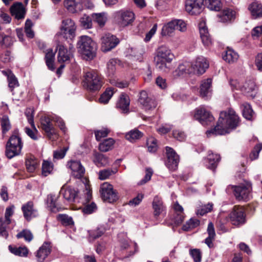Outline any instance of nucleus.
I'll use <instances>...</instances> for the list:
<instances>
[{
  "label": "nucleus",
  "instance_id": "nucleus-36",
  "mask_svg": "<svg viewBox=\"0 0 262 262\" xmlns=\"http://www.w3.org/2000/svg\"><path fill=\"white\" fill-rule=\"evenodd\" d=\"M238 58V55L232 49H228L223 56V59L228 63L232 64Z\"/></svg>",
  "mask_w": 262,
  "mask_h": 262
},
{
  "label": "nucleus",
  "instance_id": "nucleus-38",
  "mask_svg": "<svg viewBox=\"0 0 262 262\" xmlns=\"http://www.w3.org/2000/svg\"><path fill=\"white\" fill-rule=\"evenodd\" d=\"M92 17L94 22H96L100 27H103L107 20L106 14L104 12L99 13H93Z\"/></svg>",
  "mask_w": 262,
  "mask_h": 262
},
{
  "label": "nucleus",
  "instance_id": "nucleus-13",
  "mask_svg": "<svg viewBox=\"0 0 262 262\" xmlns=\"http://www.w3.org/2000/svg\"><path fill=\"white\" fill-rule=\"evenodd\" d=\"M14 206L8 207L6 209L4 218L0 219V235L7 238L8 236V233L7 230L8 226L11 223L10 217L13 214Z\"/></svg>",
  "mask_w": 262,
  "mask_h": 262
},
{
  "label": "nucleus",
  "instance_id": "nucleus-2",
  "mask_svg": "<svg viewBox=\"0 0 262 262\" xmlns=\"http://www.w3.org/2000/svg\"><path fill=\"white\" fill-rule=\"evenodd\" d=\"M23 143L18 129H14L6 145L5 154L7 158L11 159L20 154Z\"/></svg>",
  "mask_w": 262,
  "mask_h": 262
},
{
  "label": "nucleus",
  "instance_id": "nucleus-9",
  "mask_svg": "<svg viewBox=\"0 0 262 262\" xmlns=\"http://www.w3.org/2000/svg\"><path fill=\"white\" fill-rule=\"evenodd\" d=\"M115 18L118 24L122 27L131 24L134 19V13L129 10H120L116 13Z\"/></svg>",
  "mask_w": 262,
  "mask_h": 262
},
{
  "label": "nucleus",
  "instance_id": "nucleus-30",
  "mask_svg": "<svg viewBox=\"0 0 262 262\" xmlns=\"http://www.w3.org/2000/svg\"><path fill=\"white\" fill-rule=\"evenodd\" d=\"M61 191L62 192L63 196L66 200L69 202L75 201L77 194V192L75 189L72 187H68L64 189L63 188H62Z\"/></svg>",
  "mask_w": 262,
  "mask_h": 262
},
{
  "label": "nucleus",
  "instance_id": "nucleus-6",
  "mask_svg": "<svg viewBox=\"0 0 262 262\" xmlns=\"http://www.w3.org/2000/svg\"><path fill=\"white\" fill-rule=\"evenodd\" d=\"M175 30L181 32L186 30V24L182 19L173 20L164 25L162 29V35L163 36H171Z\"/></svg>",
  "mask_w": 262,
  "mask_h": 262
},
{
  "label": "nucleus",
  "instance_id": "nucleus-41",
  "mask_svg": "<svg viewBox=\"0 0 262 262\" xmlns=\"http://www.w3.org/2000/svg\"><path fill=\"white\" fill-rule=\"evenodd\" d=\"M143 136V134L139 130L135 129L127 133L125 135L126 139L131 142H134L139 139Z\"/></svg>",
  "mask_w": 262,
  "mask_h": 262
},
{
  "label": "nucleus",
  "instance_id": "nucleus-31",
  "mask_svg": "<svg viewBox=\"0 0 262 262\" xmlns=\"http://www.w3.org/2000/svg\"><path fill=\"white\" fill-rule=\"evenodd\" d=\"M249 9L252 15L255 18L262 16V5L257 2L252 3L249 6Z\"/></svg>",
  "mask_w": 262,
  "mask_h": 262
},
{
  "label": "nucleus",
  "instance_id": "nucleus-48",
  "mask_svg": "<svg viewBox=\"0 0 262 262\" xmlns=\"http://www.w3.org/2000/svg\"><path fill=\"white\" fill-rule=\"evenodd\" d=\"M53 169V164L50 161L44 160L42 164V174L46 177L50 174Z\"/></svg>",
  "mask_w": 262,
  "mask_h": 262
},
{
  "label": "nucleus",
  "instance_id": "nucleus-40",
  "mask_svg": "<svg viewBox=\"0 0 262 262\" xmlns=\"http://www.w3.org/2000/svg\"><path fill=\"white\" fill-rule=\"evenodd\" d=\"M13 43V39L11 36L6 35L4 33H0V46L2 47L10 48Z\"/></svg>",
  "mask_w": 262,
  "mask_h": 262
},
{
  "label": "nucleus",
  "instance_id": "nucleus-60",
  "mask_svg": "<svg viewBox=\"0 0 262 262\" xmlns=\"http://www.w3.org/2000/svg\"><path fill=\"white\" fill-rule=\"evenodd\" d=\"M109 130L107 128H102L100 130H97L95 132L96 139L97 141L100 140L102 138L106 137L108 133Z\"/></svg>",
  "mask_w": 262,
  "mask_h": 262
},
{
  "label": "nucleus",
  "instance_id": "nucleus-25",
  "mask_svg": "<svg viewBox=\"0 0 262 262\" xmlns=\"http://www.w3.org/2000/svg\"><path fill=\"white\" fill-rule=\"evenodd\" d=\"M152 208L154 209V217L157 219L158 216L164 211L165 207L163 205L162 199L156 196L152 202Z\"/></svg>",
  "mask_w": 262,
  "mask_h": 262
},
{
  "label": "nucleus",
  "instance_id": "nucleus-15",
  "mask_svg": "<svg viewBox=\"0 0 262 262\" xmlns=\"http://www.w3.org/2000/svg\"><path fill=\"white\" fill-rule=\"evenodd\" d=\"M67 167L71 171V174L77 179L83 177L85 168L79 160H71L67 162Z\"/></svg>",
  "mask_w": 262,
  "mask_h": 262
},
{
  "label": "nucleus",
  "instance_id": "nucleus-19",
  "mask_svg": "<svg viewBox=\"0 0 262 262\" xmlns=\"http://www.w3.org/2000/svg\"><path fill=\"white\" fill-rule=\"evenodd\" d=\"M58 49V61L61 64H73L75 59L70 53H68L67 49L63 45H59L57 46Z\"/></svg>",
  "mask_w": 262,
  "mask_h": 262
},
{
  "label": "nucleus",
  "instance_id": "nucleus-29",
  "mask_svg": "<svg viewBox=\"0 0 262 262\" xmlns=\"http://www.w3.org/2000/svg\"><path fill=\"white\" fill-rule=\"evenodd\" d=\"M217 16L220 18V21L226 23L231 20L235 17V12L230 9H226L223 11Z\"/></svg>",
  "mask_w": 262,
  "mask_h": 262
},
{
  "label": "nucleus",
  "instance_id": "nucleus-33",
  "mask_svg": "<svg viewBox=\"0 0 262 262\" xmlns=\"http://www.w3.org/2000/svg\"><path fill=\"white\" fill-rule=\"evenodd\" d=\"M220 160V156L217 154H213L211 151H209L207 158L208 164L207 165L209 169H214Z\"/></svg>",
  "mask_w": 262,
  "mask_h": 262
},
{
  "label": "nucleus",
  "instance_id": "nucleus-46",
  "mask_svg": "<svg viewBox=\"0 0 262 262\" xmlns=\"http://www.w3.org/2000/svg\"><path fill=\"white\" fill-rule=\"evenodd\" d=\"M114 94V89L112 88H108L101 95L99 101L100 103L106 104L111 98Z\"/></svg>",
  "mask_w": 262,
  "mask_h": 262
},
{
  "label": "nucleus",
  "instance_id": "nucleus-16",
  "mask_svg": "<svg viewBox=\"0 0 262 262\" xmlns=\"http://www.w3.org/2000/svg\"><path fill=\"white\" fill-rule=\"evenodd\" d=\"M234 193L238 200L247 201L249 199L251 186L250 184H242L234 186Z\"/></svg>",
  "mask_w": 262,
  "mask_h": 262
},
{
  "label": "nucleus",
  "instance_id": "nucleus-55",
  "mask_svg": "<svg viewBox=\"0 0 262 262\" xmlns=\"http://www.w3.org/2000/svg\"><path fill=\"white\" fill-rule=\"evenodd\" d=\"M105 232V230L103 227L98 228L97 229L89 231V236L93 239L101 236Z\"/></svg>",
  "mask_w": 262,
  "mask_h": 262
},
{
  "label": "nucleus",
  "instance_id": "nucleus-11",
  "mask_svg": "<svg viewBox=\"0 0 262 262\" xmlns=\"http://www.w3.org/2000/svg\"><path fill=\"white\" fill-rule=\"evenodd\" d=\"M101 50L103 52L111 51L119 43V40L115 35L107 33L103 35L101 38Z\"/></svg>",
  "mask_w": 262,
  "mask_h": 262
},
{
  "label": "nucleus",
  "instance_id": "nucleus-26",
  "mask_svg": "<svg viewBox=\"0 0 262 262\" xmlns=\"http://www.w3.org/2000/svg\"><path fill=\"white\" fill-rule=\"evenodd\" d=\"M257 86L255 82L252 80L247 81L244 84L242 91L248 96L253 98L256 94Z\"/></svg>",
  "mask_w": 262,
  "mask_h": 262
},
{
  "label": "nucleus",
  "instance_id": "nucleus-39",
  "mask_svg": "<svg viewBox=\"0 0 262 262\" xmlns=\"http://www.w3.org/2000/svg\"><path fill=\"white\" fill-rule=\"evenodd\" d=\"M2 73L4 75L7 76L9 88L13 89L15 86H18L17 80L13 74L12 73L11 71L9 70L3 71Z\"/></svg>",
  "mask_w": 262,
  "mask_h": 262
},
{
  "label": "nucleus",
  "instance_id": "nucleus-54",
  "mask_svg": "<svg viewBox=\"0 0 262 262\" xmlns=\"http://www.w3.org/2000/svg\"><path fill=\"white\" fill-rule=\"evenodd\" d=\"M18 238H24L25 241L30 242L33 238V235L31 232L29 230H23L20 232L18 233L17 235Z\"/></svg>",
  "mask_w": 262,
  "mask_h": 262
},
{
  "label": "nucleus",
  "instance_id": "nucleus-44",
  "mask_svg": "<svg viewBox=\"0 0 262 262\" xmlns=\"http://www.w3.org/2000/svg\"><path fill=\"white\" fill-rule=\"evenodd\" d=\"M9 249L11 253L20 256H27L28 253V250L26 247L17 248L9 246Z\"/></svg>",
  "mask_w": 262,
  "mask_h": 262
},
{
  "label": "nucleus",
  "instance_id": "nucleus-50",
  "mask_svg": "<svg viewBox=\"0 0 262 262\" xmlns=\"http://www.w3.org/2000/svg\"><path fill=\"white\" fill-rule=\"evenodd\" d=\"M92 17L88 15L84 14L80 18L81 26L84 29H90L92 26Z\"/></svg>",
  "mask_w": 262,
  "mask_h": 262
},
{
  "label": "nucleus",
  "instance_id": "nucleus-63",
  "mask_svg": "<svg viewBox=\"0 0 262 262\" xmlns=\"http://www.w3.org/2000/svg\"><path fill=\"white\" fill-rule=\"evenodd\" d=\"M97 209L96 205L94 203H91L87 205L83 208V212L84 213L91 214L94 212Z\"/></svg>",
  "mask_w": 262,
  "mask_h": 262
},
{
  "label": "nucleus",
  "instance_id": "nucleus-3",
  "mask_svg": "<svg viewBox=\"0 0 262 262\" xmlns=\"http://www.w3.org/2000/svg\"><path fill=\"white\" fill-rule=\"evenodd\" d=\"M78 51L85 60H91L95 56L96 45L91 38L87 36L80 37L77 43Z\"/></svg>",
  "mask_w": 262,
  "mask_h": 262
},
{
  "label": "nucleus",
  "instance_id": "nucleus-28",
  "mask_svg": "<svg viewBox=\"0 0 262 262\" xmlns=\"http://www.w3.org/2000/svg\"><path fill=\"white\" fill-rule=\"evenodd\" d=\"M79 2L80 0H65L64 5L69 12L73 13L80 9Z\"/></svg>",
  "mask_w": 262,
  "mask_h": 262
},
{
  "label": "nucleus",
  "instance_id": "nucleus-17",
  "mask_svg": "<svg viewBox=\"0 0 262 262\" xmlns=\"http://www.w3.org/2000/svg\"><path fill=\"white\" fill-rule=\"evenodd\" d=\"M167 160L165 164L171 170H174L178 167L179 162V157L175 151L169 147H166Z\"/></svg>",
  "mask_w": 262,
  "mask_h": 262
},
{
  "label": "nucleus",
  "instance_id": "nucleus-57",
  "mask_svg": "<svg viewBox=\"0 0 262 262\" xmlns=\"http://www.w3.org/2000/svg\"><path fill=\"white\" fill-rule=\"evenodd\" d=\"M116 171H113L110 169H104L99 172V178L100 180H104L109 178L113 173Z\"/></svg>",
  "mask_w": 262,
  "mask_h": 262
},
{
  "label": "nucleus",
  "instance_id": "nucleus-1",
  "mask_svg": "<svg viewBox=\"0 0 262 262\" xmlns=\"http://www.w3.org/2000/svg\"><path fill=\"white\" fill-rule=\"evenodd\" d=\"M239 118L232 108L222 111L216 126L212 130L207 132V135L214 134L215 135H223L229 133L231 130L238 126Z\"/></svg>",
  "mask_w": 262,
  "mask_h": 262
},
{
  "label": "nucleus",
  "instance_id": "nucleus-64",
  "mask_svg": "<svg viewBox=\"0 0 262 262\" xmlns=\"http://www.w3.org/2000/svg\"><path fill=\"white\" fill-rule=\"evenodd\" d=\"M26 165L28 170L30 172H33L37 167V163L32 160H28L26 162Z\"/></svg>",
  "mask_w": 262,
  "mask_h": 262
},
{
  "label": "nucleus",
  "instance_id": "nucleus-14",
  "mask_svg": "<svg viewBox=\"0 0 262 262\" xmlns=\"http://www.w3.org/2000/svg\"><path fill=\"white\" fill-rule=\"evenodd\" d=\"M246 216L244 209L242 207L235 206L230 214V219L232 224L235 226H239L246 222Z\"/></svg>",
  "mask_w": 262,
  "mask_h": 262
},
{
  "label": "nucleus",
  "instance_id": "nucleus-58",
  "mask_svg": "<svg viewBox=\"0 0 262 262\" xmlns=\"http://www.w3.org/2000/svg\"><path fill=\"white\" fill-rule=\"evenodd\" d=\"M52 120L57 123V125L63 132L65 133L66 132L67 129L65 126L64 122L60 117L54 115L52 116Z\"/></svg>",
  "mask_w": 262,
  "mask_h": 262
},
{
  "label": "nucleus",
  "instance_id": "nucleus-52",
  "mask_svg": "<svg viewBox=\"0 0 262 262\" xmlns=\"http://www.w3.org/2000/svg\"><path fill=\"white\" fill-rule=\"evenodd\" d=\"M200 224V221L196 219H190L186 224L183 226V229L185 231H188L191 229L195 228Z\"/></svg>",
  "mask_w": 262,
  "mask_h": 262
},
{
  "label": "nucleus",
  "instance_id": "nucleus-23",
  "mask_svg": "<svg viewBox=\"0 0 262 262\" xmlns=\"http://www.w3.org/2000/svg\"><path fill=\"white\" fill-rule=\"evenodd\" d=\"M11 13L12 15L17 19H23L25 17V10L21 3H16L11 6L10 8Z\"/></svg>",
  "mask_w": 262,
  "mask_h": 262
},
{
  "label": "nucleus",
  "instance_id": "nucleus-34",
  "mask_svg": "<svg viewBox=\"0 0 262 262\" xmlns=\"http://www.w3.org/2000/svg\"><path fill=\"white\" fill-rule=\"evenodd\" d=\"M212 83L211 79H207L202 81L200 85V95L202 97H205L208 96Z\"/></svg>",
  "mask_w": 262,
  "mask_h": 262
},
{
  "label": "nucleus",
  "instance_id": "nucleus-32",
  "mask_svg": "<svg viewBox=\"0 0 262 262\" xmlns=\"http://www.w3.org/2000/svg\"><path fill=\"white\" fill-rule=\"evenodd\" d=\"M208 67H186L185 72L189 75L200 76L204 74Z\"/></svg>",
  "mask_w": 262,
  "mask_h": 262
},
{
  "label": "nucleus",
  "instance_id": "nucleus-24",
  "mask_svg": "<svg viewBox=\"0 0 262 262\" xmlns=\"http://www.w3.org/2000/svg\"><path fill=\"white\" fill-rule=\"evenodd\" d=\"M24 215L27 220H30L32 217L37 215V211L33 207L32 202H29L22 207Z\"/></svg>",
  "mask_w": 262,
  "mask_h": 262
},
{
  "label": "nucleus",
  "instance_id": "nucleus-10",
  "mask_svg": "<svg viewBox=\"0 0 262 262\" xmlns=\"http://www.w3.org/2000/svg\"><path fill=\"white\" fill-rule=\"evenodd\" d=\"M52 116H44L40 119V123L42 129L46 132L50 139L54 140L58 138L56 129L53 126L51 123Z\"/></svg>",
  "mask_w": 262,
  "mask_h": 262
},
{
  "label": "nucleus",
  "instance_id": "nucleus-62",
  "mask_svg": "<svg viewBox=\"0 0 262 262\" xmlns=\"http://www.w3.org/2000/svg\"><path fill=\"white\" fill-rule=\"evenodd\" d=\"M173 136L174 138L180 141H183L186 139L185 133L180 130H175L173 132Z\"/></svg>",
  "mask_w": 262,
  "mask_h": 262
},
{
  "label": "nucleus",
  "instance_id": "nucleus-43",
  "mask_svg": "<svg viewBox=\"0 0 262 262\" xmlns=\"http://www.w3.org/2000/svg\"><path fill=\"white\" fill-rule=\"evenodd\" d=\"M1 125L3 135L7 133L11 128V124L7 116H3L1 119Z\"/></svg>",
  "mask_w": 262,
  "mask_h": 262
},
{
  "label": "nucleus",
  "instance_id": "nucleus-22",
  "mask_svg": "<svg viewBox=\"0 0 262 262\" xmlns=\"http://www.w3.org/2000/svg\"><path fill=\"white\" fill-rule=\"evenodd\" d=\"M199 30L200 37L204 46H209L211 45V38L204 22L202 21L199 24Z\"/></svg>",
  "mask_w": 262,
  "mask_h": 262
},
{
  "label": "nucleus",
  "instance_id": "nucleus-35",
  "mask_svg": "<svg viewBox=\"0 0 262 262\" xmlns=\"http://www.w3.org/2000/svg\"><path fill=\"white\" fill-rule=\"evenodd\" d=\"M114 143L113 138L106 139L99 144V149L102 152L108 151L113 148Z\"/></svg>",
  "mask_w": 262,
  "mask_h": 262
},
{
  "label": "nucleus",
  "instance_id": "nucleus-37",
  "mask_svg": "<svg viewBox=\"0 0 262 262\" xmlns=\"http://www.w3.org/2000/svg\"><path fill=\"white\" fill-rule=\"evenodd\" d=\"M243 117L247 120H251L254 117V112L251 105L247 103H244L242 105Z\"/></svg>",
  "mask_w": 262,
  "mask_h": 262
},
{
  "label": "nucleus",
  "instance_id": "nucleus-42",
  "mask_svg": "<svg viewBox=\"0 0 262 262\" xmlns=\"http://www.w3.org/2000/svg\"><path fill=\"white\" fill-rule=\"evenodd\" d=\"M94 161L98 166H105L108 163L107 158L104 155L98 152L95 153Z\"/></svg>",
  "mask_w": 262,
  "mask_h": 262
},
{
  "label": "nucleus",
  "instance_id": "nucleus-21",
  "mask_svg": "<svg viewBox=\"0 0 262 262\" xmlns=\"http://www.w3.org/2000/svg\"><path fill=\"white\" fill-rule=\"evenodd\" d=\"M50 243L45 242L41 247L37 251L36 256L38 262H43L45 259L50 254L51 250Z\"/></svg>",
  "mask_w": 262,
  "mask_h": 262
},
{
  "label": "nucleus",
  "instance_id": "nucleus-8",
  "mask_svg": "<svg viewBox=\"0 0 262 262\" xmlns=\"http://www.w3.org/2000/svg\"><path fill=\"white\" fill-rule=\"evenodd\" d=\"M100 192L102 199L109 203L116 202L119 198L117 191L107 182L103 183L101 185Z\"/></svg>",
  "mask_w": 262,
  "mask_h": 262
},
{
  "label": "nucleus",
  "instance_id": "nucleus-61",
  "mask_svg": "<svg viewBox=\"0 0 262 262\" xmlns=\"http://www.w3.org/2000/svg\"><path fill=\"white\" fill-rule=\"evenodd\" d=\"M67 150V148H63L55 151L53 154L54 158L56 159H61L63 158L66 155Z\"/></svg>",
  "mask_w": 262,
  "mask_h": 262
},
{
  "label": "nucleus",
  "instance_id": "nucleus-59",
  "mask_svg": "<svg viewBox=\"0 0 262 262\" xmlns=\"http://www.w3.org/2000/svg\"><path fill=\"white\" fill-rule=\"evenodd\" d=\"M213 208V204L212 203H208L207 205L203 206L200 209L197 210V214L203 215L204 214L210 212Z\"/></svg>",
  "mask_w": 262,
  "mask_h": 262
},
{
  "label": "nucleus",
  "instance_id": "nucleus-51",
  "mask_svg": "<svg viewBox=\"0 0 262 262\" xmlns=\"http://www.w3.org/2000/svg\"><path fill=\"white\" fill-rule=\"evenodd\" d=\"M57 219L65 226L72 225L74 224L72 217L67 214H60L58 215Z\"/></svg>",
  "mask_w": 262,
  "mask_h": 262
},
{
  "label": "nucleus",
  "instance_id": "nucleus-27",
  "mask_svg": "<svg viewBox=\"0 0 262 262\" xmlns=\"http://www.w3.org/2000/svg\"><path fill=\"white\" fill-rule=\"evenodd\" d=\"M130 104L129 97L125 94H122L117 103V107L120 108L123 113H127Z\"/></svg>",
  "mask_w": 262,
  "mask_h": 262
},
{
  "label": "nucleus",
  "instance_id": "nucleus-12",
  "mask_svg": "<svg viewBox=\"0 0 262 262\" xmlns=\"http://www.w3.org/2000/svg\"><path fill=\"white\" fill-rule=\"evenodd\" d=\"M194 117L204 126L208 125L214 120L210 112L203 106L200 107L195 110Z\"/></svg>",
  "mask_w": 262,
  "mask_h": 262
},
{
  "label": "nucleus",
  "instance_id": "nucleus-53",
  "mask_svg": "<svg viewBox=\"0 0 262 262\" xmlns=\"http://www.w3.org/2000/svg\"><path fill=\"white\" fill-rule=\"evenodd\" d=\"M56 197L55 195L50 194L48 198V202L49 206L52 212H57L59 211L58 207L56 204Z\"/></svg>",
  "mask_w": 262,
  "mask_h": 262
},
{
  "label": "nucleus",
  "instance_id": "nucleus-18",
  "mask_svg": "<svg viewBox=\"0 0 262 262\" xmlns=\"http://www.w3.org/2000/svg\"><path fill=\"white\" fill-rule=\"evenodd\" d=\"M204 0H186L185 9L191 15L200 14L203 9Z\"/></svg>",
  "mask_w": 262,
  "mask_h": 262
},
{
  "label": "nucleus",
  "instance_id": "nucleus-47",
  "mask_svg": "<svg viewBox=\"0 0 262 262\" xmlns=\"http://www.w3.org/2000/svg\"><path fill=\"white\" fill-rule=\"evenodd\" d=\"M45 60L47 66H53L55 60V52H53L52 49H48L45 51Z\"/></svg>",
  "mask_w": 262,
  "mask_h": 262
},
{
  "label": "nucleus",
  "instance_id": "nucleus-7",
  "mask_svg": "<svg viewBox=\"0 0 262 262\" xmlns=\"http://www.w3.org/2000/svg\"><path fill=\"white\" fill-rule=\"evenodd\" d=\"M76 26L74 21L70 18L65 19L62 21V25L59 35L67 39L72 40L75 35Z\"/></svg>",
  "mask_w": 262,
  "mask_h": 262
},
{
  "label": "nucleus",
  "instance_id": "nucleus-45",
  "mask_svg": "<svg viewBox=\"0 0 262 262\" xmlns=\"http://www.w3.org/2000/svg\"><path fill=\"white\" fill-rule=\"evenodd\" d=\"M205 3L207 8L211 10L218 11L222 7L220 0H205Z\"/></svg>",
  "mask_w": 262,
  "mask_h": 262
},
{
  "label": "nucleus",
  "instance_id": "nucleus-56",
  "mask_svg": "<svg viewBox=\"0 0 262 262\" xmlns=\"http://www.w3.org/2000/svg\"><path fill=\"white\" fill-rule=\"evenodd\" d=\"M32 129H30L28 127L25 128V132L29 136L31 139L36 140L38 139V130L36 128L35 126V124H34V126H31Z\"/></svg>",
  "mask_w": 262,
  "mask_h": 262
},
{
  "label": "nucleus",
  "instance_id": "nucleus-49",
  "mask_svg": "<svg viewBox=\"0 0 262 262\" xmlns=\"http://www.w3.org/2000/svg\"><path fill=\"white\" fill-rule=\"evenodd\" d=\"M146 145L149 152H154L157 150V140L152 137H150L147 139Z\"/></svg>",
  "mask_w": 262,
  "mask_h": 262
},
{
  "label": "nucleus",
  "instance_id": "nucleus-5",
  "mask_svg": "<svg viewBox=\"0 0 262 262\" xmlns=\"http://www.w3.org/2000/svg\"><path fill=\"white\" fill-rule=\"evenodd\" d=\"M174 58L170 50L165 46H159L156 50L154 61L157 65L165 66L170 63Z\"/></svg>",
  "mask_w": 262,
  "mask_h": 262
},
{
  "label": "nucleus",
  "instance_id": "nucleus-4",
  "mask_svg": "<svg viewBox=\"0 0 262 262\" xmlns=\"http://www.w3.org/2000/svg\"><path fill=\"white\" fill-rule=\"evenodd\" d=\"M103 84V79L97 71H91L85 73L83 85L91 91L100 90Z\"/></svg>",
  "mask_w": 262,
  "mask_h": 262
},
{
  "label": "nucleus",
  "instance_id": "nucleus-20",
  "mask_svg": "<svg viewBox=\"0 0 262 262\" xmlns=\"http://www.w3.org/2000/svg\"><path fill=\"white\" fill-rule=\"evenodd\" d=\"M138 101L146 111L155 108L157 106L156 102L149 97L147 92L144 91L140 92Z\"/></svg>",
  "mask_w": 262,
  "mask_h": 262
}]
</instances>
